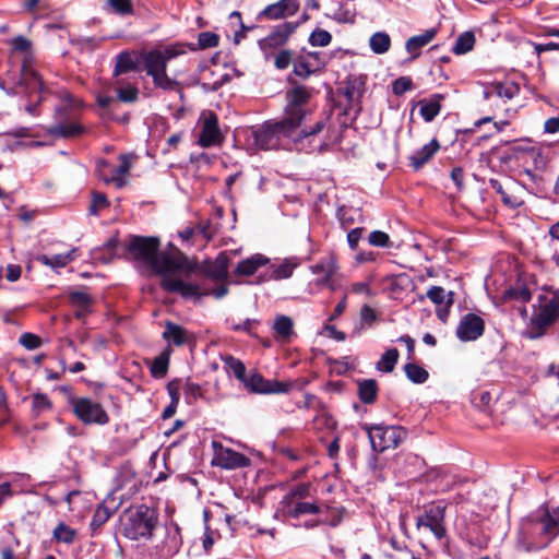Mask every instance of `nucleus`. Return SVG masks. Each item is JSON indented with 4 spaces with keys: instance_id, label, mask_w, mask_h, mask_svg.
Returning <instances> with one entry per match:
<instances>
[{
    "instance_id": "1",
    "label": "nucleus",
    "mask_w": 559,
    "mask_h": 559,
    "mask_svg": "<svg viewBox=\"0 0 559 559\" xmlns=\"http://www.w3.org/2000/svg\"><path fill=\"white\" fill-rule=\"evenodd\" d=\"M129 255L150 265L163 276L162 287L182 296L198 294L197 286L183 282L178 276H187L194 269V263L185 257L177 247H128Z\"/></svg>"
},
{
    "instance_id": "2",
    "label": "nucleus",
    "mask_w": 559,
    "mask_h": 559,
    "mask_svg": "<svg viewBox=\"0 0 559 559\" xmlns=\"http://www.w3.org/2000/svg\"><path fill=\"white\" fill-rule=\"evenodd\" d=\"M323 120L317 121L312 128L298 130L296 124L287 121L284 117L281 120H270L262 126L250 129V138L253 145L261 150H274L278 147L288 148L304 140L313 139L324 128Z\"/></svg>"
},
{
    "instance_id": "3",
    "label": "nucleus",
    "mask_w": 559,
    "mask_h": 559,
    "mask_svg": "<svg viewBox=\"0 0 559 559\" xmlns=\"http://www.w3.org/2000/svg\"><path fill=\"white\" fill-rule=\"evenodd\" d=\"M559 318V293L545 292L537 297L525 335L531 340L542 337Z\"/></svg>"
},
{
    "instance_id": "4",
    "label": "nucleus",
    "mask_w": 559,
    "mask_h": 559,
    "mask_svg": "<svg viewBox=\"0 0 559 559\" xmlns=\"http://www.w3.org/2000/svg\"><path fill=\"white\" fill-rule=\"evenodd\" d=\"M180 53L176 47L165 49H152L142 53L141 59L147 75L152 76L156 87L165 91H174L178 82L170 79L166 73L168 61Z\"/></svg>"
},
{
    "instance_id": "5",
    "label": "nucleus",
    "mask_w": 559,
    "mask_h": 559,
    "mask_svg": "<svg viewBox=\"0 0 559 559\" xmlns=\"http://www.w3.org/2000/svg\"><path fill=\"white\" fill-rule=\"evenodd\" d=\"M157 523L158 514L156 510L145 504L130 507L124 511L122 518L123 535L132 540L147 539L152 536Z\"/></svg>"
},
{
    "instance_id": "6",
    "label": "nucleus",
    "mask_w": 559,
    "mask_h": 559,
    "mask_svg": "<svg viewBox=\"0 0 559 559\" xmlns=\"http://www.w3.org/2000/svg\"><path fill=\"white\" fill-rule=\"evenodd\" d=\"M526 525L522 531L523 539H527V535L533 533L538 534L542 538L540 543L527 546V550L546 547L559 535V506L542 508L536 518L530 520Z\"/></svg>"
},
{
    "instance_id": "7",
    "label": "nucleus",
    "mask_w": 559,
    "mask_h": 559,
    "mask_svg": "<svg viewBox=\"0 0 559 559\" xmlns=\"http://www.w3.org/2000/svg\"><path fill=\"white\" fill-rule=\"evenodd\" d=\"M11 45L14 50L28 53L31 49V41L23 37L17 36L11 40ZM20 85L25 87L27 94L32 93H44L45 87L44 83L37 73V71L32 66V59L29 55H26L23 59L22 68H21V79Z\"/></svg>"
},
{
    "instance_id": "8",
    "label": "nucleus",
    "mask_w": 559,
    "mask_h": 559,
    "mask_svg": "<svg viewBox=\"0 0 559 559\" xmlns=\"http://www.w3.org/2000/svg\"><path fill=\"white\" fill-rule=\"evenodd\" d=\"M371 448L376 452H384L397 448L407 437V431L400 426L377 425L367 427Z\"/></svg>"
},
{
    "instance_id": "9",
    "label": "nucleus",
    "mask_w": 559,
    "mask_h": 559,
    "mask_svg": "<svg viewBox=\"0 0 559 559\" xmlns=\"http://www.w3.org/2000/svg\"><path fill=\"white\" fill-rule=\"evenodd\" d=\"M311 97L310 90L306 86H296L287 92V106L284 111V118L296 124L298 130H302V121L308 115L305 106Z\"/></svg>"
},
{
    "instance_id": "10",
    "label": "nucleus",
    "mask_w": 559,
    "mask_h": 559,
    "mask_svg": "<svg viewBox=\"0 0 559 559\" xmlns=\"http://www.w3.org/2000/svg\"><path fill=\"white\" fill-rule=\"evenodd\" d=\"M69 403L74 415L85 425H105L109 420L104 407L90 397H71Z\"/></svg>"
},
{
    "instance_id": "11",
    "label": "nucleus",
    "mask_w": 559,
    "mask_h": 559,
    "mask_svg": "<svg viewBox=\"0 0 559 559\" xmlns=\"http://www.w3.org/2000/svg\"><path fill=\"white\" fill-rule=\"evenodd\" d=\"M213 457L212 466L223 469H237L250 465V459L230 448L224 447L221 442L212 441Z\"/></svg>"
},
{
    "instance_id": "12",
    "label": "nucleus",
    "mask_w": 559,
    "mask_h": 559,
    "mask_svg": "<svg viewBox=\"0 0 559 559\" xmlns=\"http://www.w3.org/2000/svg\"><path fill=\"white\" fill-rule=\"evenodd\" d=\"M117 92V97L109 95L107 92H99L96 96V102L103 110H109L117 102L134 103L139 96V90L132 84H122V81L116 79L112 83Z\"/></svg>"
},
{
    "instance_id": "13",
    "label": "nucleus",
    "mask_w": 559,
    "mask_h": 559,
    "mask_svg": "<svg viewBox=\"0 0 559 559\" xmlns=\"http://www.w3.org/2000/svg\"><path fill=\"white\" fill-rule=\"evenodd\" d=\"M445 507L441 504L427 508L423 515L418 516L416 526L418 530L428 528L437 539L445 536L444 527Z\"/></svg>"
},
{
    "instance_id": "14",
    "label": "nucleus",
    "mask_w": 559,
    "mask_h": 559,
    "mask_svg": "<svg viewBox=\"0 0 559 559\" xmlns=\"http://www.w3.org/2000/svg\"><path fill=\"white\" fill-rule=\"evenodd\" d=\"M199 144L202 147H210L222 142L223 135L218 128L217 116L211 110L202 111L200 119Z\"/></svg>"
},
{
    "instance_id": "15",
    "label": "nucleus",
    "mask_w": 559,
    "mask_h": 559,
    "mask_svg": "<svg viewBox=\"0 0 559 559\" xmlns=\"http://www.w3.org/2000/svg\"><path fill=\"white\" fill-rule=\"evenodd\" d=\"M299 23L285 22L273 27L272 32L259 40V47L265 56L286 44L292 34L295 33Z\"/></svg>"
},
{
    "instance_id": "16",
    "label": "nucleus",
    "mask_w": 559,
    "mask_h": 559,
    "mask_svg": "<svg viewBox=\"0 0 559 559\" xmlns=\"http://www.w3.org/2000/svg\"><path fill=\"white\" fill-rule=\"evenodd\" d=\"M242 383L248 391L260 394L287 393L292 389L289 382L266 380L255 372L247 376Z\"/></svg>"
},
{
    "instance_id": "17",
    "label": "nucleus",
    "mask_w": 559,
    "mask_h": 559,
    "mask_svg": "<svg viewBox=\"0 0 559 559\" xmlns=\"http://www.w3.org/2000/svg\"><path fill=\"white\" fill-rule=\"evenodd\" d=\"M484 330V320L474 313H467L461 319L456 335L463 342L475 341L483 335Z\"/></svg>"
},
{
    "instance_id": "18",
    "label": "nucleus",
    "mask_w": 559,
    "mask_h": 559,
    "mask_svg": "<svg viewBox=\"0 0 559 559\" xmlns=\"http://www.w3.org/2000/svg\"><path fill=\"white\" fill-rule=\"evenodd\" d=\"M299 9L298 0H280L269 4L262 12L261 16L267 20H280L294 15Z\"/></svg>"
},
{
    "instance_id": "19",
    "label": "nucleus",
    "mask_w": 559,
    "mask_h": 559,
    "mask_svg": "<svg viewBox=\"0 0 559 559\" xmlns=\"http://www.w3.org/2000/svg\"><path fill=\"white\" fill-rule=\"evenodd\" d=\"M280 511L284 516L298 519L306 514H317L320 512L319 506L304 500L281 501Z\"/></svg>"
},
{
    "instance_id": "20",
    "label": "nucleus",
    "mask_w": 559,
    "mask_h": 559,
    "mask_svg": "<svg viewBox=\"0 0 559 559\" xmlns=\"http://www.w3.org/2000/svg\"><path fill=\"white\" fill-rule=\"evenodd\" d=\"M133 156L122 154L119 156V166L110 167L107 175H104V182L114 183L117 188H122L126 185V177L132 167Z\"/></svg>"
},
{
    "instance_id": "21",
    "label": "nucleus",
    "mask_w": 559,
    "mask_h": 559,
    "mask_svg": "<svg viewBox=\"0 0 559 559\" xmlns=\"http://www.w3.org/2000/svg\"><path fill=\"white\" fill-rule=\"evenodd\" d=\"M437 35L436 28L426 29L424 33L409 37L405 43V49L411 55L409 60L419 57L421 48L427 46Z\"/></svg>"
},
{
    "instance_id": "22",
    "label": "nucleus",
    "mask_w": 559,
    "mask_h": 559,
    "mask_svg": "<svg viewBox=\"0 0 559 559\" xmlns=\"http://www.w3.org/2000/svg\"><path fill=\"white\" fill-rule=\"evenodd\" d=\"M269 258L263 254L257 253L253 254L242 261H240L236 269L234 270V274L237 276H251L253 275L260 267L266 265L269 263Z\"/></svg>"
},
{
    "instance_id": "23",
    "label": "nucleus",
    "mask_w": 559,
    "mask_h": 559,
    "mask_svg": "<svg viewBox=\"0 0 559 559\" xmlns=\"http://www.w3.org/2000/svg\"><path fill=\"white\" fill-rule=\"evenodd\" d=\"M114 502V498L111 495L107 496V498L103 501L102 504L96 509L93 519L91 521V530L93 532L98 531L114 514L118 506L110 507L109 504Z\"/></svg>"
},
{
    "instance_id": "24",
    "label": "nucleus",
    "mask_w": 559,
    "mask_h": 559,
    "mask_svg": "<svg viewBox=\"0 0 559 559\" xmlns=\"http://www.w3.org/2000/svg\"><path fill=\"white\" fill-rule=\"evenodd\" d=\"M181 546V538L179 535L178 527H174L173 530H167L166 538L162 543V545H157L156 548L160 557L169 558L177 554Z\"/></svg>"
},
{
    "instance_id": "25",
    "label": "nucleus",
    "mask_w": 559,
    "mask_h": 559,
    "mask_svg": "<svg viewBox=\"0 0 559 559\" xmlns=\"http://www.w3.org/2000/svg\"><path fill=\"white\" fill-rule=\"evenodd\" d=\"M69 298L71 304L78 308L75 312V317L78 319L84 318L90 312L93 298L86 289L71 290L69 293Z\"/></svg>"
},
{
    "instance_id": "26",
    "label": "nucleus",
    "mask_w": 559,
    "mask_h": 559,
    "mask_svg": "<svg viewBox=\"0 0 559 559\" xmlns=\"http://www.w3.org/2000/svg\"><path fill=\"white\" fill-rule=\"evenodd\" d=\"M273 330L276 340L283 343L289 342L294 335V322L290 317L278 314L274 319Z\"/></svg>"
},
{
    "instance_id": "27",
    "label": "nucleus",
    "mask_w": 559,
    "mask_h": 559,
    "mask_svg": "<svg viewBox=\"0 0 559 559\" xmlns=\"http://www.w3.org/2000/svg\"><path fill=\"white\" fill-rule=\"evenodd\" d=\"M437 140H431L428 144L424 145L420 150L416 151L411 157L412 166L417 170L425 165L439 150Z\"/></svg>"
},
{
    "instance_id": "28",
    "label": "nucleus",
    "mask_w": 559,
    "mask_h": 559,
    "mask_svg": "<svg viewBox=\"0 0 559 559\" xmlns=\"http://www.w3.org/2000/svg\"><path fill=\"white\" fill-rule=\"evenodd\" d=\"M138 60L133 52L122 51L116 57V64L114 68V76L117 79L121 74L136 70Z\"/></svg>"
},
{
    "instance_id": "29",
    "label": "nucleus",
    "mask_w": 559,
    "mask_h": 559,
    "mask_svg": "<svg viewBox=\"0 0 559 559\" xmlns=\"http://www.w3.org/2000/svg\"><path fill=\"white\" fill-rule=\"evenodd\" d=\"M443 95L435 94L428 100L420 102V115L425 121H432L440 112Z\"/></svg>"
},
{
    "instance_id": "30",
    "label": "nucleus",
    "mask_w": 559,
    "mask_h": 559,
    "mask_svg": "<svg viewBox=\"0 0 559 559\" xmlns=\"http://www.w3.org/2000/svg\"><path fill=\"white\" fill-rule=\"evenodd\" d=\"M163 337L167 341H171L176 346H181L189 341L190 334L180 325L173 322H166Z\"/></svg>"
},
{
    "instance_id": "31",
    "label": "nucleus",
    "mask_w": 559,
    "mask_h": 559,
    "mask_svg": "<svg viewBox=\"0 0 559 559\" xmlns=\"http://www.w3.org/2000/svg\"><path fill=\"white\" fill-rule=\"evenodd\" d=\"M522 174L526 177L524 183L537 192L542 191L546 183L545 169H532L531 166H523Z\"/></svg>"
},
{
    "instance_id": "32",
    "label": "nucleus",
    "mask_w": 559,
    "mask_h": 559,
    "mask_svg": "<svg viewBox=\"0 0 559 559\" xmlns=\"http://www.w3.org/2000/svg\"><path fill=\"white\" fill-rule=\"evenodd\" d=\"M299 265L297 258L285 259L278 265H272L273 272L271 274L272 280H285L293 275L294 270Z\"/></svg>"
},
{
    "instance_id": "33",
    "label": "nucleus",
    "mask_w": 559,
    "mask_h": 559,
    "mask_svg": "<svg viewBox=\"0 0 559 559\" xmlns=\"http://www.w3.org/2000/svg\"><path fill=\"white\" fill-rule=\"evenodd\" d=\"M369 47L377 55H383L391 48V37L385 32H376L369 38Z\"/></svg>"
},
{
    "instance_id": "34",
    "label": "nucleus",
    "mask_w": 559,
    "mask_h": 559,
    "mask_svg": "<svg viewBox=\"0 0 559 559\" xmlns=\"http://www.w3.org/2000/svg\"><path fill=\"white\" fill-rule=\"evenodd\" d=\"M503 300H515L520 302H527L532 298L531 290L524 284H516L507 288L502 294Z\"/></svg>"
},
{
    "instance_id": "35",
    "label": "nucleus",
    "mask_w": 559,
    "mask_h": 559,
    "mask_svg": "<svg viewBox=\"0 0 559 559\" xmlns=\"http://www.w3.org/2000/svg\"><path fill=\"white\" fill-rule=\"evenodd\" d=\"M516 92V86L512 84L496 83L484 92V96L486 99L491 98L493 95L500 98L511 99L514 97Z\"/></svg>"
},
{
    "instance_id": "36",
    "label": "nucleus",
    "mask_w": 559,
    "mask_h": 559,
    "mask_svg": "<svg viewBox=\"0 0 559 559\" xmlns=\"http://www.w3.org/2000/svg\"><path fill=\"white\" fill-rule=\"evenodd\" d=\"M157 237H142L130 235L127 239H119L117 236L109 238L104 245H159Z\"/></svg>"
},
{
    "instance_id": "37",
    "label": "nucleus",
    "mask_w": 559,
    "mask_h": 559,
    "mask_svg": "<svg viewBox=\"0 0 559 559\" xmlns=\"http://www.w3.org/2000/svg\"><path fill=\"white\" fill-rule=\"evenodd\" d=\"M355 10L350 9L347 0H338L337 8L333 10L332 19L338 23H354Z\"/></svg>"
},
{
    "instance_id": "38",
    "label": "nucleus",
    "mask_w": 559,
    "mask_h": 559,
    "mask_svg": "<svg viewBox=\"0 0 559 559\" xmlns=\"http://www.w3.org/2000/svg\"><path fill=\"white\" fill-rule=\"evenodd\" d=\"M83 128L74 122L71 123H59L48 129V133L51 135L72 138L81 134Z\"/></svg>"
},
{
    "instance_id": "39",
    "label": "nucleus",
    "mask_w": 559,
    "mask_h": 559,
    "mask_svg": "<svg viewBox=\"0 0 559 559\" xmlns=\"http://www.w3.org/2000/svg\"><path fill=\"white\" fill-rule=\"evenodd\" d=\"M207 273L216 282L224 281L228 274L227 258L219 254L213 265L209 266Z\"/></svg>"
},
{
    "instance_id": "40",
    "label": "nucleus",
    "mask_w": 559,
    "mask_h": 559,
    "mask_svg": "<svg viewBox=\"0 0 559 559\" xmlns=\"http://www.w3.org/2000/svg\"><path fill=\"white\" fill-rule=\"evenodd\" d=\"M378 385L376 380L367 379L358 383L359 397L364 403H372L376 400Z\"/></svg>"
},
{
    "instance_id": "41",
    "label": "nucleus",
    "mask_w": 559,
    "mask_h": 559,
    "mask_svg": "<svg viewBox=\"0 0 559 559\" xmlns=\"http://www.w3.org/2000/svg\"><path fill=\"white\" fill-rule=\"evenodd\" d=\"M523 158V166H531L532 169H546V157L538 150L531 148L525 151Z\"/></svg>"
},
{
    "instance_id": "42",
    "label": "nucleus",
    "mask_w": 559,
    "mask_h": 559,
    "mask_svg": "<svg viewBox=\"0 0 559 559\" xmlns=\"http://www.w3.org/2000/svg\"><path fill=\"white\" fill-rule=\"evenodd\" d=\"M310 269L312 273L323 275L324 282L328 283L336 271V263L333 257H329L324 261L313 264Z\"/></svg>"
},
{
    "instance_id": "43",
    "label": "nucleus",
    "mask_w": 559,
    "mask_h": 559,
    "mask_svg": "<svg viewBox=\"0 0 559 559\" xmlns=\"http://www.w3.org/2000/svg\"><path fill=\"white\" fill-rule=\"evenodd\" d=\"M73 259H74V250H71L67 253H61V254H52V255L44 254L40 258V260L46 265H49L51 267H63Z\"/></svg>"
},
{
    "instance_id": "44",
    "label": "nucleus",
    "mask_w": 559,
    "mask_h": 559,
    "mask_svg": "<svg viewBox=\"0 0 559 559\" xmlns=\"http://www.w3.org/2000/svg\"><path fill=\"white\" fill-rule=\"evenodd\" d=\"M399 359V350L396 348L388 349L377 362V369L383 372H391Z\"/></svg>"
},
{
    "instance_id": "45",
    "label": "nucleus",
    "mask_w": 559,
    "mask_h": 559,
    "mask_svg": "<svg viewBox=\"0 0 559 559\" xmlns=\"http://www.w3.org/2000/svg\"><path fill=\"white\" fill-rule=\"evenodd\" d=\"M169 365V354L167 352L162 353L154 358L151 365V373L155 378H164L167 373Z\"/></svg>"
},
{
    "instance_id": "46",
    "label": "nucleus",
    "mask_w": 559,
    "mask_h": 559,
    "mask_svg": "<svg viewBox=\"0 0 559 559\" xmlns=\"http://www.w3.org/2000/svg\"><path fill=\"white\" fill-rule=\"evenodd\" d=\"M181 241H210L212 239L206 227H198L197 229H189L179 233Z\"/></svg>"
},
{
    "instance_id": "47",
    "label": "nucleus",
    "mask_w": 559,
    "mask_h": 559,
    "mask_svg": "<svg viewBox=\"0 0 559 559\" xmlns=\"http://www.w3.org/2000/svg\"><path fill=\"white\" fill-rule=\"evenodd\" d=\"M404 370L406 377L414 383H424L428 379L427 370L416 364H406Z\"/></svg>"
},
{
    "instance_id": "48",
    "label": "nucleus",
    "mask_w": 559,
    "mask_h": 559,
    "mask_svg": "<svg viewBox=\"0 0 559 559\" xmlns=\"http://www.w3.org/2000/svg\"><path fill=\"white\" fill-rule=\"evenodd\" d=\"M474 44V34L471 32H465L464 34L460 35L459 38L456 39V43L453 47V52L456 55L466 53L473 49Z\"/></svg>"
},
{
    "instance_id": "49",
    "label": "nucleus",
    "mask_w": 559,
    "mask_h": 559,
    "mask_svg": "<svg viewBox=\"0 0 559 559\" xmlns=\"http://www.w3.org/2000/svg\"><path fill=\"white\" fill-rule=\"evenodd\" d=\"M332 41V35L321 28L314 29L309 36V44L313 47H325Z\"/></svg>"
},
{
    "instance_id": "50",
    "label": "nucleus",
    "mask_w": 559,
    "mask_h": 559,
    "mask_svg": "<svg viewBox=\"0 0 559 559\" xmlns=\"http://www.w3.org/2000/svg\"><path fill=\"white\" fill-rule=\"evenodd\" d=\"M225 365L227 370L231 372L240 382L246 380V367L239 359L229 356L225 359Z\"/></svg>"
},
{
    "instance_id": "51",
    "label": "nucleus",
    "mask_w": 559,
    "mask_h": 559,
    "mask_svg": "<svg viewBox=\"0 0 559 559\" xmlns=\"http://www.w3.org/2000/svg\"><path fill=\"white\" fill-rule=\"evenodd\" d=\"M53 536L58 542H62L66 544H71L75 537V531L71 527L67 526L63 523H60L53 531Z\"/></svg>"
},
{
    "instance_id": "52",
    "label": "nucleus",
    "mask_w": 559,
    "mask_h": 559,
    "mask_svg": "<svg viewBox=\"0 0 559 559\" xmlns=\"http://www.w3.org/2000/svg\"><path fill=\"white\" fill-rule=\"evenodd\" d=\"M309 484H298L283 498L282 501L304 500L309 496Z\"/></svg>"
},
{
    "instance_id": "53",
    "label": "nucleus",
    "mask_w": 559,
    "mask_h": 559,
    "mask_svg": "<svg viewBox=\"0 0 559 559\" xmlns=\"http://www.w3.org/2000/svg\"><path fill=\"white\" fill-rule=\"evenodd\" d=\"M489 186L497 192H499L501 194V198H502V201L507 204V205H510L512 207H516L519 205L522 204L521 201H519L518 199H512L510 195H508L506 192H504V189H503V186L501 185V182L497 179H489Z\"/></svg>"
},
{
    "instance_id": "54",
    "label": "nucleus",
    "mask_w": 559,
    "mask_h": 559,
    "mask_svg": "<svg viewBox=\"0 0 559 559\" xmlns=\"http://www.w3.org/2000/svg\"><path fill=\"white\" fill-rule=\"evenodd\" d=\"M316 71L312 61L307 59H299L294 64V72L298 76L306 78Z\"/></svg>"
},
{
    "instance_id": "55",
    "label": "nucleus",
    "mask_w": 559,
    "mask_h": 559,
    "mask_svg": "<svg viewBox=\"0 0 559 559\" xmlns=\"http://www.w3.org/2000/svg\"><path fill=\"white\" fill-rule=\"evenodd\" d=\"M51 408V402L47 397V395L41 393H36L33 395V411L39 415L44 412H47Z\"/></svg>"
},
{
    "instance_id": "56",
    "label": "nucleus",
    "mask_w": 559,
    "mask_h": 559,
    "mask_svg": "<svg viewBox=\"0 0 559 559\" xmlns=\"http://www.w3.org/2000/svg\"><path fill=\"white\" fill-rule=\"evenodd\" d=\"M112 10L121 15L131 14L133 5L131 0H107Z\"/></svg>"
},
{
    "instance_id": "57",
    "label": "nucleus",
    "mask_w": 559,
    "mask_h": 559,
    "mask_svg": "<svg viewBox=\"0 0 559 559\" xmlns=\"http://www.w3.org/2000/svg\"><path fill=\"white\" fill-rule=\"evenodd\" d=\"M218 36L212 32H203L199 35V46L202 49L213 48L218 45Z\"/></svg>"
},
{
    "instance_id": "58",
    "label": "nucleus",
    "mask_w": 559,
    "mask_h": 559,
    "mask_svg": "<svg viewBox=\"0 0 559 559\" xmlns=\"http://www.w3.org/2000/svg\"><path fill=\"white\" fill-rule=\"evenodd\" d=\"M412 87H413V82H412L411 78L401 76L393 82L392 90L395 95H402L405 92L412 90Z\"/></svg>"
},
{
    "instance_id": "59",
    "label": "nucleus",
    "mask_w": 559,
    "mask_h": 559,
    "mask_svg": "<svg viewBox=\"0 0 559 559\" xmlns=\"http://www.w3.org/2000/svg\"><path fill=\"white\" fill-rule=\"evenodd\" d=\"M108 205V200L104 193L95 192L93 194V201L90 206V213L97 215L98 212Z\"/></svg>"
},
{
    "instance_id": "60",
    "label": "nucleus",
    "mask_w": 559,
    "mask_h": 559,
    "mask_svg": "<svg viewBox=\"0 0 559 559\" xmlns=\"http://www.w3.org/2000/svg\"><path fill=\"white\" fill-rule=\"evenodd\" d=\"M20 343L27 349H36L40 346V338L33 333H24L20 337Z\"/></svg>"
},
{
    "instance_id": "61",
    "label": "nucleus",
    "mask_w": 559,
    "mask_h": 559,
    "mask_svg": "<svg viewBox=\"0 0 559 559\" xmlns=\"http://www.w3.org/2000/svg\"><path fill=\"white\" fill-rule=\"evenodd\" d=\"M427 297L436 305H442L445 301V290L440 286H432L427 292Z\"/></svg>"
},
{
    "instance_id": "62",
    "label": "nucleus",
    "mask_w": 559,
    "mask_h": 559,
    "mask_svg": "<svg viewBox=\"0 0 559 559\" xmlns=\"http://www.w3.org/2000/svg\"><path fill=\"white\" fill-rule=\"evenodd\" d=\"M292 61V52L289 50H281L275 57V67L280 70L286 69Z\"/></svg>"
},
{
    "instance_id": "63",
    "label": "nucleus",
    "mask_w": 559,
    "mask_h": 559,
    "mask_svg": "<svg viewBox=\"0 0 559 559\" xmlns=\"http://www.w3.org/2000/svg\"><path fill=\"white\" fill-rule=\"evenodd\" d=\"M389 240H390L389 235L383 231H379V230L372 231L369 235V239H368L369 245H372V246L388 245Z\"/></svg>"
},
{
    "instance_id": "64",
    "label": "nucleus",
    "mask_w": 559,
    "mask_h": 559,
    "mask_svg": "<svg viewBox=\"0 0 559 559\" xmlns=\"http://www.w3.org/2000/svg\"><path fill=\"white\" fill-rule=\"evenodd\" d=\"M544 130L546 133L554 134L559 131V117H551L544 123Z\"/></svg>"
}]
</instances>
